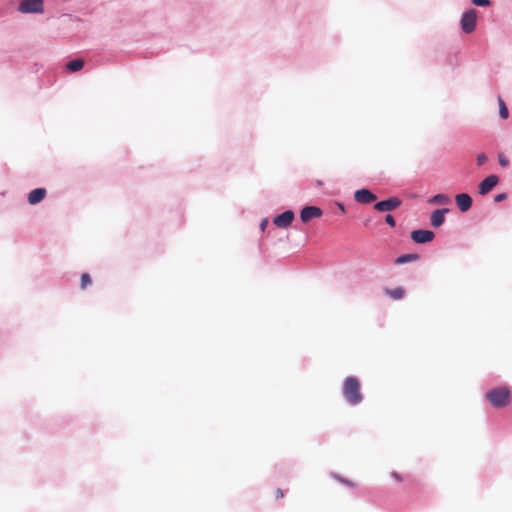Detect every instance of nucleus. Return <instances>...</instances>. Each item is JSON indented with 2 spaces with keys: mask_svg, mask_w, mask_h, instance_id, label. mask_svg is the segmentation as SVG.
Instances as JSON below:
<instances>
[{
  "mask_svg": "<svg viewBox=\"0 0 512 512\" xmlns=\"http://www.w3.org/2000/svg\"><path fill=\"white\" fill-rule=\"evenodd\" d=\"M343 395L352 405L359 404L362 401L360 392V383L356 377H347L343 384Z\"/></svg>",
  "mask_w": 512,
  "mask_h": 512,
  "instance_id": "f257e3e1",
  "label": "nucleus"
},
{
  "mask_svg": "<svg viewBox=\"0 0 512 512\" xmlns=\"http://www.w3.org/2000/svg\"><path fill=\"white\" fill-rule=\"evenodd\" d=\"M486 398L497 408L505 407L510 404L511 396L507 387H497L486 393Z\"/></svg>",
  "mask_w": 512,
  "mask_h": 512,
  "instance_id": "f03ea898",
  "label": "nucleus"
},
{
  "mask_svg": "<svg viewBox=\"0 0 512 512\" xmlns=\"http://www.w3.org/2000/svg\"><path fill=\"white\" fill-rule=\"evenodd\" d=\"M476 21H477V11L475 9H469L462 15L461 18V28L462 30L470 34L472 33L476 28Z\"/></svg>",
  "mask_w": 512,
  "mask_h": 512,
  "instance_id": "7ed1b4c3",
  "label": "nucleus"
},
{
  "mask_svg": "<svg viewBox=\"0 0 512 512\" xmlns=\"http://www.w3.org/2000/svg\"><path fill=\"white\" fill-rule=\"evenodd\" d=\"M19 11L22 13H42L43 0H23L19 5Z\"/></svg>",
  "mask_w": 512,
  "mask_h": 512,
  "instance_id": "20e7f679",
  "label": "nucleus"
},
{
  "mask_svg": "<svg viewBox=\"0 0 512 512\" xmlns=\"http://www.w3.org/2000/svg\"><path fill=\"white\" fill-rule=\"evenodd\" d=\"M295 218L292 210H287L273 219V224L278 228L285 229L291 225Z\"/></svg>",
  "mask_w": 512,
  "mask_h": 512,
  "instance_id": "39448f33",
  "label": "nucleus"
},
{
  "mask_svg": "<svg viewBox=\"0 0 512 512\" xmlns=\"http://www.w3.org/2000/svg\"><path fill=\"white\" fill-rule=\"evenodd\" d=\"M400 205H401V201H400L399 198L391 197V198H389L387 200H383V201L377 202L374 205V208L377 211H380V212H388V211L395 210Z\"/></svg>",
  "mask_w": 512,
  "mask_h": 512,
  "instance_id": "423d86ee",
  "label": "nucleus"
},
{
  "mask_svg": "<svg viewBox=\"0 0 512 512\" xmlns=\"http://www.w3.org/2000/svg\"><path fill=\"white\" fill-rule=\"evenodd\" d=\"M434 237H435L434 232L430 231V230L419 229V230H414L411 232V239L415 243H419V244L428 243V242L432 241L434 239Z\"/></svg>",
  "mask_w": 512,
  "mask_h": 512,
  "instance_id": "0eeeda50",
  "label": "nucleus"
},
{
  "mask_svg": "<svg viewBox=\"0 0 512 512\" xmlns=\"http://www.w3.org/2000/svg\"><path fill=\"white\" fill-rule=\"evenodd\" d=\"M323 214L322 210L316 206H306L301 210L300 218L304 223L309 222L314 218H319Z\"/></svg>",
  "mask_w": 512,
  "mask_h": 512,
  "instance_id": "6e6552de",
  "label": "nucleus"
},
{
  "mask_svg": "<svg viewBox=\"0 0 512 512\" xmlns=\"http://www.w3.org/2000/svg\"><path fill=\"white\" fill-rule=\"evenodd\" d=\"M499 182V178L496 175H490L482 180L478 186L479 194L486 195L489 193Z\"/></svg>",
  "mask_w": 512,
  "mask_h": 512,
  "instance_id": "1a4fd4ad",
  "label": "nucleus"
},
{
  "mask_svg": "<svg viewBox=\"0 0 512 512\" xmlns=\"http://www.w3.org/2000/svg\"><path fill=\"white\" fill-rule=\"evenodd\" d=\"M376 195L368 189H359L354 193V199L361 204H370L376 200Z\"/></svg>",
  "mask_w": 512,
  "mask_h": 512,
  "instance_id": "9d476101",
  "label": "nucleus"
},
{
  "mask_svg": "<svg viewBox=\"0 0 512 512\" xmlns=\"http://www.w3.org/2000/svg\"><path fill=\"white\" fill-rule=\"evenodd\" d=\"M455 201L461 212L468 211L472 206V198L466 193L456 195Z\"/></svg>",
  "mask_w": 512,
  "mask_h": 512,
  "instance_id": "9b49d317",
  "label": "nucleus"
},
{
  "mask_svg": "<svg viewBox=\"0 0 512 512\" xmlns=\"http://www.w3.org/2000/svg\"><path fill=\"white\" fill-rule=\"evenodd\" d=\"M448 209H437L430 216L431 225L435 228L440 227L445 221V213Z\"/></svg>",
  "mask_w": 512,
  "mask_h": 512,
  "instance_id": "f8f14e48",
  "label": "nucleus"
},
{
  "mask_svg": "<svg viewBox=\"0 0 512 512\" xmlns=\"http://www.w3.org/2000/svg\"><path fill=\"white\" fill-rule=\"evenodd\" d=\"M46 196V190L44 188H37L32 190L28 195V202L31 205L41 202Z\"/></svg>",
  "mask_w": 512,
  "mask_h": 512,
  "instance_id": "ddd939ff",
  "label": "nucleus"
},
{
  "mask_svg": "<svg viewBox=\"0 0 512 512\" xmlns=\"http://www.w3.org/2000/svg\"><path fill=\"white\" fill-rule=\"evenodd\" d=\"M419 258H420V256L416 253L403 254L395 260V263L396 264H404L407 262L417 261Z\"/></svg>",
  "mask_w": 512,
  "mask_h": 512,
  "instance_id": "4468645a",
  "label": "nucleus"
},
{
  "mask_svg": "<svg viewBox=\"0 0 512 512\" xmlns=\"http://www.w3.org/2000/svg\"><path fill=\"white\" fill-rule=\"evenodd\" d=\"M84 66V61L80 58L74 59L67 63L66 67L71 72L80 71Z\"/></svg>",
  "mask_w": 512,
  "mask_h": 512,
  "instance_id": "2eb2a0df",
  "label": "nucleus"
},
{
  "mask_svg": "<svg viewBox=\"0 0 512 512\" xmlns=\"http://www.w3.org/2000/svg\"><path fill=\"white\" fill-rule=\"evenodd\" d=\"M386 294L395 300L403 298L405 290L402 287H396L394 289H386Z\"/></svg>",
  "mask_w": 512,
  "mask_h": 512,
  "instance_id": "dca6fc26",
  "label": "nucleus"
},
{
  "mask_svg": "<svg viewBox=\"0 0 512 512\" xmlns=\"http://www.w3.org/2000/svg\"><path fill=\"white\" fill-rule=\"evenodd\" d=\"M449 201V197L445 194H436L429 199V202L433 204H447Z\"/></svg>",
  "mask_w": 512,
  "mask_h": 512,
  "instance_id": "f3484780",
  "label": "nucleus"
},
{
  "mask_svg": "<svg viewBox=\"0 0 512 512\" xmlns=\"http://www.w3.org/2000/svg\"><path fill=\"white\" fill-rule=\"evenodd\" d=\"M499 114H500V117L503 119H507L509 116L508 108H507L505 102L501 98H499Z\"/></svg>",
  "mask_w": 512,
  "mask_h": 512,
  "instance_id": "a211bd4d",
  "label": "nucleus"
},
{
  "mask_svg": "<svg viewBox=\"0 0 512 512\" xmlns=\"http://www.w3.org/2000/svg\"><path fill=\"white\" fill-rule=\"evenodd\" d=\"M91 283H92V279H91L90 275L88 273H83L81 275V284H80L81 288L85 289Z\"/></svg>",
  "mask_w": 512,
  "mask_h": 512,
  "instance_id": "6ab92c4d",
  "label": "nucleus"
},
{
  "mask_svg": "<svg viewBox=\"0 0 512 512\" xmlns=\"http://www.w3.org/2000/svg\"><path fill=\"white\" fill-rule=\"evenodd\" d=\"M498 161L502 167H507L509 165V159L503 153L498 154Z\"/></svg>",
  "mask_w": 512,
  "mask_h": 512,
  "instance_id": "aec40b11",
  "label": "nucleus"
},
{
  "mask_svg": "<svg viewBox=\"0 0 512 512\" xmlns=\"http://www.w3.org/2000/svg\"><path fill=\"white\" fill-rule=\"evenodd\" d=\"M476 161L477 165L481 166L487 161V156L484 153H480L477 155Z\"/></svg>",
  "mask_w": 512,
  "mask_h": 512,
  "instance_id": "412c9836",
  "label": "nucleus"
},
{
  "mask_svg": "<svg viewBox=\"0 0 512 512\" xmlns=\"http://www.w3.org/2000/svg\"><path fill=\"white\" fill-rule=\"evenodd\" d=\"M472 3L476 6H488L490 5L489 0H472Z\"/></svg>",
  "mask_w": 512,
  "mask_h": 512,
  "instance_id": "4be33fe9",
  "label": "nucleus"
},
{
  "mask_svg": "<svg viewBox=\"0 0 512 512\" xmlns=\"http://www.w3.org/2000/svg\"><path fill=\"white\" fill-rule=\"evenodd\" d=\"M385 221L388 225H390L391 227H394L395 226V220H394V217L390 214L386 215L385 217Z\"/></svg>",
  "mask_w": 512,
  "mask_h": 512,
  "instance_id": "5701e85b",
  "label": "nucleus"
},
{
  "mask_svg": "<svg viewBox=\"0 0 512 512\" xmlns=\"http://www.w3.org/2000/svg\"><path fill=\"white\" fill-rule=\"evenodd\" d=\"M274 493H275V498L277 500L282 499L284 497V492L280 488H277Z\"/></svg>",
  "mask_w": 512,
  "mask_h": 512,
  "instance_id": "b1692460",
  "label": "nucleus"
},
{
  "mask_svg": "<svg viewBox=\"0 0 512 512\" xmlns=\"http://www.w3.org/2000/svg\"><path fill=\"white\" fill-rule=\"evenodd\" d=\"M507 198V194L506 193H501V194H498L495 196V202H501L503 200H505Z\"/></svg>",
  "mask_w": 512,
  "mask_h": 512,
  "instance_id": "393cba45",
  "label": "nucleus"
},
{
  "mask_svg": "<svg viewBox=\"0 0 512 512\" xmlns=\"http://www.w3.org/2000/svg\"><path fill=\"white\" fill-rule=\"evenodd\" d=\"M267 225H268V219H266V218H265V219H263V220L261 221V223H260V229H261L262 231H265V229H266Z\"/></svg>",
  "mask_w": 512,
  "mask_h": 512,
  "instance_id": "a878e982",
  "label": "nucleus"
},
{
  "mask_svg": "<svg viewBox=\"0 0 512 512\" xmlns=\"http://www.w3.org/2000/svg\"><path fill=\"white\" fill-rule=\"evenodd\" d=\"M339 480H340L342 483H344V484H346V485H348V486H351V487H354V486H355V484H354L353 482L349 481V480H345V479H342V478H339Z\"/></svg>",
  "mask_w": 512,
  "mask_h": 512,
  "instance_id": "bb28decb",
  "label": "nucleus"
},
{
  "mask_svg": "<svg viewBox=\"0 0 512 512\" xmlns=\"http://www.w3.org/2000/svg\"><path fill=\"white\" fill-rule=\"evenodd\" d=\"M392 476H393L397 481H402L401 476H400L399 474H397L396 472H394V473L392 474Z\"/></svg>",
  "mask_w": 512,
  "mask_h": 512,
  "instance_id": "cd10ccee",
  "label": "nucleus"
},
{
  "mask_svg": "<svg viewBox=\"0 0 512 512\" xmlns=\"http://www.w3.org/2000/svg\"><path fill=\"white\" fill-rule=\"evenodd\" d=\"M339 207H340V210H342L343 212L345 211L344 206L342 204H339Z\"/></svg>",
  "mask_w": 512,
  "mask_h": 512,
  "instance_id": "c85d7f7f",
  "label": "nucleus"
}]
</instances>
